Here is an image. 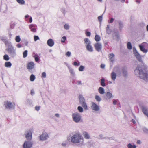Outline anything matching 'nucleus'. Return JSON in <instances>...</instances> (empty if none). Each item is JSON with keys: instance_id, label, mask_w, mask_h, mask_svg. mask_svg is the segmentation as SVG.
<instances>
[{"instance_id": "1", "label": "nucleus", "mask_w": 148, "mask_h": 148, "mask_svg": "<svg viewBox=\"0 0 148 148\" xmlns=\"http://www.w3.org/2000/svg\"><path fill=\"white\" fill-rule=\"evenodd\" d=\"M146 68V66L144 64L141 66L140 65H138L136 69L134 70V74L136 75H139V77L141 79L145 81H147L148 80V74L145 72L142 69H143L145 70Z\"/></svg>"}, {"instance_id": "2", "label": "nucleus", "mask_w": 148, "mask_h": 148, "mask_svg": "<svg viewBox=\"0 0 148 148\" xmlns=\"http://www.w3.org/2000/svg\"><path fill=\"white\" fill-rule=\"evenodd\" d=\"M70 140L72 143L77 144L78 145H82L84 143V139L83 137L78 133L73 134Z\"/></svg>"}, {"instance_id": "3", "label": "nucleus", "mask_w": 148, "mask_h": 148, "mask_svg": "<svg viewBox=\"0 0 148 148\" xmlns=\"http://www.w3.org/2000/svg\"><path fill=\"white\" fill-rule=\"evenodd\" d=\"M3 42L7 47L6 50L10 55L12 58H14L16 55V49L12 45L11 43L7 40L6 39L4 40Z\"/></svg>"}, {"instance_id": "4", "label": "nucleus", "mask_w": 148, "mask_h": 148, "mask_svg": "<svg viewBox=\"0 0 148 148\" xmlns=\"http://www.w3.org/2000/svg\"><path fill=\"white\" fill-rule=\"evenodd\" d=\"M72 116L73 121L76 123H79L82 121L81 115L78 112L73 113Z\"/></svg>"}, {"instance_id": "5", "label": "nucleus", "mask_w": 148, "mask_h": 148, "mask_svg": "<svg viewBox=\"0 0 148 148\" xmlns=\"http://www.w3.org/2000/svg\"><path fill=\"white\" fill-rule=\"evenodd\" d=\"M133 51L134 55L136 56L137 60L139 62H142L143 63V61H142L141 55L137 51L136 48L135 47H134L133 48ZM143 64H144L143 63Z\"/></svg>"}, {"instance_id": "6", "label": "nucleus", "mask_w": 148, "mask_h": 148, "mask_svg": "<svg viewBox=\"0 0 148 148\" xmlns=\"http://www.w3.org/2000/svg\"><path fill=\"white\" fill-rule=\"evenodd\" d=\"M32 145V143L30 141L25 140L23 145V148H31Z\"/></svg>"}, {"instance_id": "7", "label": "nucleus", "mask_w": 148, "mask_h": 148, "mask_svg": "<svg viewBox=\"0 0 148 148\" xmlns=\"http://www.w3.org/2000/svg\"><path fill=\"white\" fill-rule=\"evenodd\" d=\"M4 105L5 108L7 109H12L14 107V105L12 104L11 102L9 101L5 102Z\"/></svg>"}, {"instance_id": "8", "label": "nucleus", "mask_w": 148, "mask_h": 148, "mask_svg": "<svg viewBox=\"0 0 148 148\" xmlns=\"http://www.w3.org/2000/svg\"><path fill=\"white\" fill-rule=\"evenodd\" d=\"M40 140L43 141L49 138V136L48 134L46 132H43L39 136Z\"/></svg>"}, {"instance_id": "9", "label": "nucleus", "mask_w": 148, "mask_h": 148, "mask_svg": "<svg viewBox=\"0 0 148 148\" xmlns=\"http://www.w3.org/2000/svg\"><path fill=\"white\" fill-rule=\"evenodd\" d=\"M104 97L106 100L108 101L113 97L112 94L109 92H106Z\"/></svg>"}, {"instance_id": "10", "label": "nucleus", "mask_w": 148, "mask_h": 148, "mask_svg": "<svg viewBox=\"0 0 148 148\" xmlns=\"http://www.w3.org/2000/svg\"><path fill=\"white\" fill-rule=\"evenodd\" d=\"M94 47L95 49L98 52H100L101 51L102 45L100 42H97L94 44Z\"/></svg>"}, {"instance_id": "11", "label": "nucleus", "mask_w": 148, "mask_h": 148, "mask_svg": "<svg viewBox=\"0 0 148 148\" xmlns=\"http://www.w3.org/2000/svg\"><path fill=\"white\" fill-rule=\"evenodd\" d=\"M32 132L31 131L29 130L25 132V135L27 139L30 140L32 138Z\"/></svg>"}, {"instance_id": "12", "label": "nucleus", "mask_w": 148, "mask_h": 148, "mask_svg": "<svg viewBox=\"0 0 148 148\" xmlns=\"http://www.w3.org/2000/svg\"><path fill=\"white\" fill-rule=\"evenodd\" d=\"M91 108L92 110L95 111H98L99 110V106L94 102L91 103Z\"/></svg>"}, {"instance_id": "13", "label": "nucleus", "mask_w": 148, "mask_h": 148, "mask_svg": "<svg viewBox=\"0 0 148 148\" xmlns=\"http://www.w3.org/2000/svg\"><path fill=\"white\" fill-rule=\"evenodd\" d=\"M109 61L113 63L115 61V55L113 53H110L108 55Z\"/></svg>"}, {"instance_id": "14", "label": "nucleus", "mask_w": 148, "mask_h": 148, "mask_svg": "<svg viewBox=\"0 0 148 148\" xmlns=\"http://www.w3.org/2000/svg\"><path fill=\"white\" fill-rule=\"evenodd\" d=\"M34 64L32 62H29L27 66V68L29 70L32 69L34 67Z\"/></svg>"}, {"instance_id": "15", "label": "nucleus", "mask_w": 148, "mask_h": 148, "mask_svg": "<svg viewBox=\"0 0 148 148\" xmlns=\"http://www.w3.org/2000/svg\"><path fill=\"white\" fill-rule=\"evenodd\" d=\"M117 76L116 73L114 71H112L111 73V77L112 80L114 82L115 81Z\"/></svg>"}, {"instance_id": "16", "label": "nucleus", "mask_w": 148, "mask_h": 148, "mask_svg": "<svg viewBox=\"0 0 148 148\" xmlns=\"http://www.w3.org/2000/svg\"><path fill=\"white\" fill-rule=\"evenodd\" d=\"M114 71V72H116L117 73L120 74L121 73V69L119 66H116L113 69Z\"/></svg>"}, {"instance_id": "17", "label": "nucleus", "mask_w": 148, "mask_h": 148, "mask_svg": "<svg viewBox=\"0 0 148 148\" xmlns=\"http://www.w3.org/2000/svg\"><path fill=\"white\" fill-rule=\"evenodd\" d=\"M48 45L50 47H52L54 44L53 40L51 39H49L47 42Z\"/></svg>"}, {"instance_id": "18", "label": "nucleus", "mask_w": 148, "mask_h": 148, "mask_svg": "<svg viewBox=\"0 0 148 148\" xmlns=\"http://www.w3.org/2000/svg\"><path fill=\"white\" fill-rule=\"evenodd\" d=\"M86 49L89 52H92L93 51V48L91 44L86 46Z\"/></svg>"}, {"instance_id": "19", "label": "nucleus", "mask_w": 148, "mask_h": 148, "mask_svg": "<svg viewBox=\"0 0 148 148\" xmlns=\"http://www.w3.org/2000/svg\"><path fill=\"white\" fill-rule=\"evenodd\" d=\"M121 71L123 76L124 77H126L127 76V72L126 69L125 68H123L122 69Z\"/></svg>"}, {"instance_id": "20", "label": "nucleus", "mask_w": 148, "mask_h": 148, "mask_svg": "<svg viewBox=\"0 0 148 148\" xmlns=\"http://www.w3.org/2000/svg\"><path fill=\"white\" fill-rule=\"evenodd\" d=\"M84 44H85V46L91 44V42L88 38H86L84 39Z\"/></svg>"}, {"instance_id": "21", "label": "nucleus", "mask_w": 148, "mask_h": 148, "mask_svg": "<svg viewBox=\"0 0 148 148\" xmlns=\"http://www.w3.org/2000/svg\"><path fill=\"white\" fill-rule=\"evenodd\" d=\"M29 28L31 31L32 32H35L36 31V29L35 28L34 25L32 24L29 25Z\"/></svg>"}, {"instance_id": "22", "label": "nucleus", "mask_w": 148, "mask_h": 148, "mask_svg": "<svg viewBox=\"0 0 148 148\" xmlns=\"http://www.w3.org/2000/svg\"><path fill=\"white\" fill-rule=\"evenodd\" d=\"M142 111L144 114L146 115L148 113V108L145 106H143L142 108Z\"/></svg>"}, {"instance_id": "23", "label": "nucleus", "mask_w": 148, "mask_h": 148, "mask_svg": "<svg viewBox=\"0 0 148 148\" xmlns=\"http://www.w3.org/2000/svg\"><path fill=\"white\" fill-rule=\"evenodd\" d=\"M83 135L84 138L85 139H90V135L88 132H84L83 133Z\"/></svg>"}, {"instance_id": "24", "label": "nucleus", "mask_w": 148, "mask_h": 148, "mask_svg": "<svg viewBox=\"0 0 148 148\" xmlns=\"http://www.w3.org/2000/svg\"><path fill=\"white\" fill-rule=\"evenodd\" d=\"M80 104L85 110H86L88 109L87 105L85 101L80 103Z\"/></svg>"}, {"instance_id": "25", "label": "nucleus", "mask_w": 148, "mask_h": 148, "mask_svg": "<svg viewBox=\"0 0 148 148\" xmlns=\"http://www.w3.org/2000/svg\"><path fill=\"white\" fill-rule=\"evenodd\" d=\"M98 91L101 94L103 95L105 93L104 89L102 87H100L98 89Z\"/></svg>"}, {"instance_id": "26", "label": "nucleus", "mask_w": 148, "mask_h": 148, "mask_svg": "<svg viewBox=\"0 0 148 148\" xmlns=\"http://www.w3.org/2000/svg\"><path fill=\"white\" fill-rule=\"evenodd\" d=\"M139 46H140L141 47H145V48H148V44L147 43L144 42L142 43L140 45H139Z\"/></svg>"}, {"instance_id": "27", "label": "nucleus", "mask_w": 148, "mask_h": 148, "mask_svg": "<svg viewBox=\"0 0 148 148\" xmlns=\"http://www.w3.org/2000/svg\"><path fill=\"white\" fill-rule=\"evenodd\" d=\"M5 66L6 67H10L12 66V64L9 62H7L5 63Z\"/></svg>"}, {"instance_id": "28", "label": "nucleus", "mask_w": 148, "mask_h": 148, "mask_svg": "<svg viewBox=\"0 0 148 148\" xmlns=\"http://www.w3.org/2000/svg\"><path fill=\"white\" fill-rule=\"evenodd\" d=\"M79 103L85 101V99L83 96L80 95L79 96Z\"/></svg>"}, {"instance_id": "29", "label": "nucleus", "mask_w": 148, "mask_h": 148, "mask_svg": "<svg viewBox=\"0 0 148 148\" xmlns=\"http://www.w3.org/2000/svg\"><path fill=\"white\" fill-rule=\"evenodd\" d=\"M139 47L140 50L143 52L146 53L148 51V50L146 49H145V47L140 46H139Z\"/></svg>"}, {"instance_id": "30", "label": "nucleus", "mask_w": 148, "mask_h": 148, "mask_svg": "<svg viewBox=\"0 0 148 148\" xmlns=\"http://www.w3.org/2000/svg\"><path fill=\"white\" fill-rule=\"evenodd\" d=\"M69 141L68 140H66L63 142L61 144L62 146L65 147H66L68 144Z\"/></svg>"}, {"instance_id": "31", "label": "nucleus", "mask_w": 148, "mask_h": 148, "mask_svg": "<svg viewBox=\"0 0 148 148\" xmlns=\"http://www.w3.org/2000/svg\"><path fill=\"white\" fill-rule=\"evenodd\" d=\"M95 40L97 42L101 40L100 37L99 35L96 34L95 36Z\"/></svg>"}, {"instance_id": "32", "label": "nucleus", "mask_w": 148, "mask_h": 148, "mask_svg": "<svg viewBox=\"0 0 148 148\" xmlns=\"http://www.w3.org/2000/svg\"><path fill=\"white\" fill-rule=\"evenodd\" d=\"M119 28L120 30L122 29L123 27V22L121 21H119Z\"/></svg>"}, {"instance_id": "33", "label": "nucleus", "mask_w": 148, "mask_h": 148, "mask_svg": "<svg viewBox=\"0 0 148 148\" xmlns=\"http://www.w3.org/2000/svg\"><path fill=\"white\" fill-rule=\"evenodd\" d=\"M127 147L128 148H136V146L135 145H132L131 143H129L127 145Z\"/></svg>"}, {"instance_id": "34", "label": "nucleus", "mask_w": 148, "mask_h": 148, "mask_svg": "<svg viewBox=\"0 0 148 148\" xmlns=\"http://www.w3.org/2000/svg\"><path fill=\"white\" fill-rule=\"evenodd\" d=\"M100 82L101 85L102 86L104 87L106 85L105 83V79L104 78H103L101 79Z\"/></svg>"}, {"instance_id": "35", "label": "nucleus", "mask_w": 148, "mask_h": 148, "mask_svg": "<svg viewBox=\"0 0 148 148\" xmlns=\"http://www.w3.org/2000/svg\"><path fill=\"white\" fill-rule=\"evenodd\" d=\"M95 99L98 102H100L101 100V98L99 96L97 95L95 96Z\"/></svg>"}, {"instance_id": "36", "label": "nucleus", "mask_w": 148, "mask_h": 148, "mask_svg": "<svg viewBox=\"0 0 148 148\" xmlns=\"http://www.w3.org/2000/svg\"><path fill=\"white\" fill-rule=\"evenodd\" d=\"M106 32L108 34H110L111 33V31L110 29V25H108L107 27L106 28Z\"/></svg>"}, {"instance_id": "37", "label": "nucleus", "mask_w": 148, "mask_h": 148, "mask_svg": "<svg viewBox=\"0 0 148 148\" xmlns=\"http://www.w3.org/2000/svg\"><path fill=\"white\" fill-rule=\"evenodd\" d=\"M3 59L6 61H8L10 59V58L9 57V56L7 54L3 56Z\"/></svg>"}, {"instance_id": "38", "label": "nucleus", "mask_w": 148, "mask_h": 148, "mask_svg": "<svg viewBox=\"0 0 148 148\" xmlns=\"http://www.w3.org/2000/svg\"><path fill=\"white\" fill-rule=\"evenodd\" d=\"M16 1L19 4L21 5L24 4L25 3V1L24 0H16Z\"/></svg>"}, {"instance_id": "39", "label": "nucleus", "mask_w": 148, "mask_h": 148, "mask_svg": "<svg viewBox=\"0 0 148 148\" xmlns=\"http://www.w3.org/2000/svg\"><path fill=\"white\" fill-rule=\"evenodd\" d=\"M15 41L17 42H19L21 40V39L20 38L19 36H16L15 38Z\"/></svg>"}, {"instance_id": "40", "label": "nucleus", "mask_w": 148, "mask_h": 148, "mask_svg": "<svg viewBox=\"0 0 148 148\" xmlns=\"http://www.w3.org/2000/svg\"><path fill=\"white\" fill-rule=\"evenodd\" d=\"M35 77L33 74H32L30 77V80L31 81H33L35 79Z\"/></svg>"}, {"instance_id": "41", "label": "nucleus", "mask_w": 148, "mask_h": 148, "mask_svg": "<svg viewBox=\"0 0 148 148\" xmlns=\"http://www.w3.org/2000/svg\"><path fill=\"white\" fill-rule=\"evenodd\" d=\"M127 47L129 49H132V47L131 43L130 42H128L127 43Z\"/></svg>"}, {"instance_id": "42", "label": "nucleus", "mask_w": 148, "mask_h": 148, "mask_svg": "<svg viewBox=\"0 0 148 148\" xmlns=\"http://www.w3.org/2000/svg\"><path fill=\"white\" fill-rule=\"evenodd\" d=\"M64 28L66 30H69L70 28V26L68 24H66L64 26Z\"/></svg>"}, {"instance_id": "43", "label": "nucleus", "mask_w": 148, "mask_h": 148, "mask_svg": "<svg viewBox=\"0 0 148 148\" xmlns=\"http://www.w3.org/2000/svg\"><path fill=\"white\" fill-rule=\"evenodd\" d=\"M69 70L71 75L73 76H74L75 75V73L73 69H72L69 68Z\"/></svg>"}, {"instance_id": "44", "label": "nucleus", "mask_w": 148, "mask_h": 148, "mask_svg": "<svg viewBox=\"0 0 148 148\" xmlns=\"http://www.w3.org/2000/svg\"><path fill=\"white\" fill-rule=\"evenodd\" d=\"M27 52L28 51L27 50H25L23 53V57L25 58L26 57L27 55Z\"/></svg>"}, {"instance_id": "45", "label": "nucleus", "mask_w": 148, "mask_h": 148, "mask_svg": "<svg viewBox=\"0 0 148 148\" xmlns=\"http://www.w3.org/2000/svg\"><path fill=\"white\" fill-rule=\"evenodd\" d=\"M143 130L144 133L148 134V129L145 127H143Z\"/></svg>"}, {"instance_id": "46", "label": "nucleus", "mask_w": 148, "mask_h": 148, "mask_svg": "<svg viewBox=\"0 0 148 148\" xmlns=\"http://www.w3.org/2000/svg\"><path fill=\"white\" fill-rule=\"evenodd\" d=\"M77 109L80 112H82L83 111V109L81 106H78L77 108Z\"/></svg>"}, {"instance_id": "47", "label": "nucleus", "mask_w": 148, "mask_h": 148, "mask_svg": "<svg viewBox=\"0 0 148 148\" xmlns=\"http://www.w3.org/2000/svg\"><path fill=\"white\" fill-rule=\"evenodd\" d=\"M84 66L81 65L79 68V70L80 71H84Z\"/></svg>"}, {"instance_id": "48", "label": "nucleus", "mask_w": 148, "mask_h": 148, "mask_svg": "<svg viewBox=\"0 0 148 148\" xmlns=\"http://www.w3.org/2000/svg\"><path fill=\"white\" fill-rule=\"evenodd\" d=\"M33 57L35 58V60L36 62H37L39 60V58L37 56V55H35Z\"/></svg>"}, {"instance_id": "49", "label": "nucleus", "mask_w": 148, "mask_h": 148, "mask_svg": "<svg viewBox=\"0 0 148 148\" xmlns=\"http://www.w3.org/2000/svg\"><path fill=\"white\" fill-rule=\"evenodd\" d=\"M46 77V73L45 72H43L42 73V75H41V77L43 78H45Z\"/></svg>"}, {"instance_id": "50", "label": "nucleus", "mask_w": 148, "mask_h": 148, "mask_svg": "<svg viewBox=\"0 0 148 148\" xmlns=\"http://www.w3.org/2000/svg\"><path fill=\"white\" fill-rule=\"evenodd\" d=\"M66 37L64 36L61 39V41L62 42H64L66 40Z\"/></svg>"}, {"instance_id": "51", "label": "nucleus", "mask_w": 148, "mask_h": 148, "mask_svg": "<svg viewBox=\"0 0 148 148\" xmlns=\"http://www.w3.org/2000/svg\"><path fill=\"white\" fill-rule=\"evenodd\" d=\"M39 38L37 36H34V40L35 41H36L37 40H39Z\"/></svg>"}, {"instance_id": "52", "label": "nucleus", "mask_w": 148, "mask_h": 148, "mask_svg": "<svg viewBox=\"0 0 148 148\" xmlns=\"http://www.w3.org/2000/svg\"><path fill=\"white\" fill-rule=\"evenodd\" d=\"M66 55L68 57H69L71 56V52L68 51L66 53Z\"/></svg>"}, {"instance_id": "53", "label": "nucleus", "mask_w": 148, "mask_h": 148, "mask_svg": "<svg viewBox=\"0 0 148 148\" xmlns=\"http://www.w3.org/2000/svg\"><path fill=\"white\" fill-rule=\"evenodd\" d=\"M98 19L100 22H101L102 19V16H98Z\"/></svg>"}, {"instance_id": "54", "label": "nucleus", "mask_w": 148, "mask_h": 148, "mask_svg": "<svg viewBox=\"0 0 148 148\" xmlns=\"http://www.w3.org/2000/svg\"><path fill=\"white\" fill-rule=\"evenodd\" d=\"M99 136L100 138L101 139H103L105 138V137H104L103 135L102 134H100L99 135Z\"/></svg>"}, {"instance_id": "55", "label": "nucleus", "mask_w": 148, "mask_h": 148, "mask_svg": "<svg viewBox=\"0 0 148 148\" xmlns=\"http://www.w3.org/2000/svg\"><path fill=\"white\" fill-rule=\"evenodd\" d=\"M73 65L74 66H79L80 65L79 63L78 64H77V62H74L73 63Z\"/></svg>"}, {"instance_id": "56", "label": "nucleus", "mask_w": 148, "mask_h": 148, "mask_svg": "<svg viewBox=\"0 0 148 148\" xmlns=\"http://www.w3.org/2000/svg\"><path fill=\"white\" fill-rule=\"evenodd\" d=\"M35 108L36 110L37 111H38L40 110V107L39 106H37L35 107Z\"/></svg>"}, {"instance_id": "57", "label": "nucleus", "mask_w": 148, "mask_h": 148, "mask_svg": "<svg viewBox=\"0 0 148 148\" xmlns=\"http://www.w3.org/2000/svg\"><path fill=\"white\" fill-rule=\"evenodd\" d=\"M86 35L87 36H90L91 35V33L90 32H86Z\"/></svg>"}, {"instance_id": "58", "label": "nucleus", "mask_w": 148, "mask_h": 148, "mask_svg": "<svg viewBox=\"0 0 148 148\" xmlns=\"http://www.w3.org/2000/svg\"><path fill=\"white\" fill-rule=\"evenodd\" d=\"M114 20V19L113 18H111L110 20L109 21V23H112Z\"/></svg>"}, {"instance_id": "59", "label": "nucleus", "mask_w": 148, "mask_h": 148, "mask_svg": "<svg viewBox=\"0 0 148 148\" xmlns=\"http://www.w3.org/2000/svg\"><path fill=\"white\" fill-rule=\"evenodd\" d=\"M55 116L57 118L60 117V114L58 113H56L55 114Z\"/></svg>"}, {"instance_id": "60", "label": "nucleus", "mask_w": 148, "mask_h": 148, "mask_svg": "<svg viewBox=\"0 0 148 148\" xmlns=\"http://www.w3.org/2000/svg\"><path fill=\"white\" fill-rule=\"evenodd\" d=\"M117 103V101L115 100H113V103L114 105H115Z\"/></svg>"}, {"instance_id": "61", "label": "nucleus", "mask_w": 148, "mask_h": 148, "mask_svg": "<svg viewBox=\"0 0 148 148\" xmlns=\"http://www.w3.org/2000/svg\"><path fill=\"white\" fill-rule=\"evenodd\" d=\"M16 46L18 48H21L22 47L21 45L19 44H17Z\"/></svg>"}, {"instance_id": "62", "label": "nucleus", "mask_w": 148, "mask_h": 148, "mask_svg": "<svg viewBox=\"0 0 148 148\" xmlns=\"http://www.w3.org/2000/svg\"><path fill=\"white\" fill-rule=\"evenodd\" d=\"M135 2L138 4L140 3V1L139 0H136Z\"/></svg>"}, {"instance_id": "63", "label": "nucleus", "mask_w": 148, "mask_h": 148, "mask_svg": "<svg viewBox=\"0 0 148 148\" xmlns=\"http://www.w3.org/2000/svg\"><path fill=\"white\" fill-rule=\"evenodd\" d=\"M136 143L138 144H140L141 143V141L140 140H138L137 141Z\"/></svg>"}, {"instance_id": "64", "label": "nucleus", "mask_w": 148, "mask_h": 148, "mask_svg": "<svg viewBox=\"0 0 148 148\" xmlns=\"http://www.w3.org/2000/svg\"><path fill=\"white\" fill-rule=\"evenodd\" d=\"M105 65L104 64H101V67L102 68H104L105 67Z\"/></svg>"}]
</instances>
